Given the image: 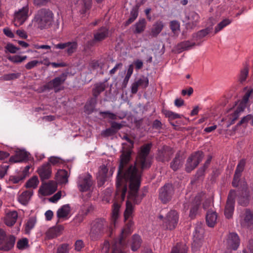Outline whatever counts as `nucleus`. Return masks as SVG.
Returning a JSON list of instances; mask_svg holds the SVG:
<instances>
[{
    "label": "nucleus",
    "instance_id": "nucleus-1",
    "mask_svg": "<svg viewBox=\"0 0 253 253\" xmlns=\"http://www.w3.org/2000/svg\"><path fill=\"white\" fill-rule=\"evenodd\" d=\"M129 144L124 143L120 156V162L116 178V191L115 201L112 206V222L115 225L119 216L121 203L124 201L127 192V182H129V191L127 198L133 204H139L144 194L139 195V189L142 172L148 169L152 164V159L149 153L152 145L146 143L141 146L134 163L129 165L134 142L126 134L122 138Z\"/></svg>",
    "mask_w": 253,
    "mask_h": 253
},
{
    "label": "nucleus",
    "instance_id": "nucleus-2",
    "mask_svg": "<svg viewBox=\"0 0 253 253\" xmlns=\"http://www.w3.org/2000/svg\"><path fill=\"white\" fill-rule=\"evenodd\" d=\"M128 200L126 202V208L124 212V218L126 225L122 231L119 238L115 239L111 245L108 241H105L101 245V251L103 253H125L124 249L126 246V238L132 232L133 222L132 221L134 206Z\"/></svg>",
    "mask_w": 253,
    "mask_h": 253
},
{
    "label": "nucleus",
    "instance_id": "nucleus-3",
    "mask_svg": "<svg viewBox=\"0 0 253 253\" xmlns=\"http://www.w3.org/2000/svg\"><path fill=\"white\" fill-rule=\"evenodd\" d=\"M246 160L242 159L239 162L232 181L233 187H239L238 203L244 207L247 206L250 202V191L248 184L245 179H241L242 172L243 171L245 165Z\"/></svg>",
    "mask_w": 253,
    "mask_h": 253
},
{
    "label": "nucleus",
    "instance_id": "nucleus-4",
    "mask_svg": "<svg viewBox=\"0 0 253 253\" xmlns=\"http://www.w3.org/2000/svg\"><path fill=\"white\" fill-rule=\"evenodd\" d=\"M53 15V12L49 9L42 8L37 11L34 20L40 29L48 28L52 24Z\"/></svg>",
    "mask_w": 253,
    "mask_h": 253
},
{
    "label": "nucleus",
    "instance_id": "nucleus-5",
    "mask_svg": "<svg viewBox=\"0 0 253 253\" xmlns=\"http://www.w3.org/2000/svg\"><path fill=\"white\" fill-rule=\"evenodd\" d=\"M108 230V223L103 218H97L91 223L89 236L92 240H96Z\"/></svg>",
    "mask_w": 253,
    "mask_h": 253
},
{
    "label": "nucleus",
    "instance_id": "nucleus-6",
    "mask_svg": "<svg viewBox=\"0 0 253 253\" xmlns=\"http://www.w3.org/2000/svg\"><path fill=\"white\" fill-rule=\"evenodd\" d=\"M253 94V89H249L246 92L236 110L232 114L230 115L229 117V120L230 122L228 126H229L230 125L233 124L235 121L240 116L241 113L244 111V110L247 107V105L249 101V98Z\"/></svg>",
    "mask_w": 253,
    "mask_h": 253
},
{
    "label": "nucleus",
    "instance_id": "nucleus-7",
    "mask_svg": "<svg viewBox=\"0 0 253 253\" xmlns=\"http://www.w3.org/2000/svg\"><path fill=\"white\" fill-rule=\"evenodd\" d=\"M16 238L13 235L6 237L5 232L0 229V249L4 251H8L12 249L14 246Z\"/></svg>",
    "mask_w": 253,
    "mask_h": 253
},
{
    "label": "nucleus",
    "instance_id": "nucleus-8",
    "mask_svg": "<svg viewBox=\"0 0 253 253\" xmlns=\"http://www.w3.org/2000/svg\"><path fill=\"white\" fill-rule=\"evenodd\" d=\"M204 154L201 151H197L192 154L187 159L185 165V170L190 172L194 169L202 161Z\"/></svg>",
    "mask_w": 253,
    "mask_h": 253
},
{
    "label": "nucleus",
    "instance_id": "nucleus-9",
    "mask_svg": "<svg viewBox=\"0 0 253 253\" xmlns=\"http://www.w3.org/2000/svg\"><path fill=\"white\" fill-rule=\"evenodd\" d=\"M236 196L237 193L236 190L234 189L230 190L228 195L224 209V215L227 218H231L233 216Z\"/></svg>",
    "mask_w": 253,
    "mask_h": 253
},
{
    "label": "nucleus",
    "instance_id": "nucleus-10",
    "mask_svg": "<svg viewBox=\"0 0 253 253\" xmlns=\"http://www.w3.org/2000/svg\"><path fill=\"white\" fill-rule=\"evenodd\" d=\"M204 230L202 223L196 225L193 232V243L192 245V250L196 251L201 247L204 238Z\"/></svg>",
    "mask_w": 253,
    "mask_h": 253
},
{
    "label": "nucleus",
    "instance_id": "nucleus-11",
    "mask_svg": "<svg viewBox=\"0 0 253 253\" xmlns=\"http://www.w3.org/2000/svg\"><path fill=\"white\" fill-rule=\"evenodd\" d=\"M29 7L26 5L14 13L13 23L16 27H19L23 25L29 17Z\"/></svg>",
    "mask_w": 253,
    "mask_h": 253
},
{
    "label": "nucleus",
    "instance_id": "nucleus-12",
    "mask_svg": "<svg viewBox=\"0 0 253 253\" xmlns=\"http://www.w3.org/2000/svg\"><path fill=\"white\" fill-rule=\"evenodd\" d=\"M179 215L175 210L170 211L164 218L163 225L167 229H174L178 223Z\"/></svg>",
    "mask_w": 253,
    "mask_h": 253
},
{
    "label": "nucleus",
    "instance_id": "nucleus-13",
    "mask_svg": "<svg viewBox=\"0 0 253 253\" xmlns=\"http://www.w3.org/2000/svg\"><path fill=\"white\" fill-rule=\"evenodd\" d=\"M93 184L91 175L89 173L80 175L78 177V186L81 192H86L90 190Z\"/></svg>",
    "mask_w": 253,
    "mask_h": 253
},
{
    "label": "nucleus",
    "instance_id": "nucleus-14",
    "mask_svg": "<svg viewBox=\"0 0 253 253\" xmlns=\"http://www.w3.org/2000/svg\"><path fill=\"white\" fill-rule=\"evenodd\" d=\"M174 187L171 184H166L159 190V198L164 204L171 200L174 194Z\"/></svg>",
    "mask_w": 253,
    "mask_h": 253
},
{
    "label": "nucleus",
    "instance_id": "nucleus-15",
    "mask_svg": "<svg viewBox=\"0 0 253 253\" xmlns=\"http://www.w3.org/2000/svg\"><path fill=\"white\" fill-rule=\"evenodd\" d=\"M67 75L65 73L62 74L60 76L55 78L54 79L46 83L43 88L45 90H51L54 89L55 92L61 90L60 86L66 80Z\"/></svg>",
    "mask_w": 253,
    "mask_h": 253
},
{
    "label": "nucleus",
    "instance_id": "nucleus-16",
    "mask_svg": "<svg viewBox=\"0 0 253 253\" xmlns=\"http://www.w3.org/2000/svg\"><path fill=\"white\" fill-rule=\"evenodd\" d=\"M173 154V149L169 146L165 145L158 150L156 160L163 163L168 162Z\"/></svg>",
    "mask_w": 253,
    "mask_h": 253
},
{
    "label": "nucleus",
    "instance_id": "nucleus-17",
    "mask_svg": "<svg viewBox=\"0 0 253 253\" xmlns=\"http://www.w3.org/2000/svg\"><path fill=\"white\" fill-rule=\"evenodd\" d=\"M240 243L238 235L235 232L229 233L227 236L226 245L228 249L236 250Z\"/></svg>",
    "mask_w": 253,
    "mask_h": 253
},
{
    "label": "nucleus",
    "instance_id": "nucleus-18",
    "mask_svg": "<svg viewBox=\"0 0 253 253\" xmlns=\"http://www.w3.org/2000/svg\"><path fill=\"white\" fill-rule=\"evenodd\" d=\"M37 172L42 181L50 178L51 175V165L48 163L43 164L38 169Z\"/></svg>",
    "mask_w": 253,
    "mask_h": 253
},
{
    "label": "nucleus",
    "instance_id": "nucleus-19",
    "mask_svg": "<svg viewBox=\"0 0 253 253\" xmlns=\"http://www.w3.org/2000/svg\"><path fill=\"white\" fill-rule=\"evenodd\" d=\"M56 49H66L68 55H71L77 49L78 44L76 42L59 43L54 45Z\"/></svg>",
    "mask_w": 253,
    "mask_h": 253
},
{
    "label": "nucleus",
    "instance_id": "nucleus-20",
    "mask_svg": "<svg viewBox=\"0 0 253 253\" xmlns=\"http://www.w3.org/2000/svg\"><path fill=\"white\" fill-rule=\"evenodd\" d=\"M109 35V29L106 27H101L93 33L94 41L98 42H101L106 39Z\"/></svg>",
    "mask_w": 253,
    "mask_h": 253
},
{
    "label": "nucleus",
    "instance_id": "nucleus-21",
    "mask_svg": "<svg viewBox=\"0 0 253 253\" xmlns=\"http://www.w3.org/2000/svg\"><path fill=\"white\" fill-rule=\"evenodd\" d=\"M241 224L242 226L247 228H250L253 225V213L249 209L245 210Z\"/></svg>",
    "mask_w": 253,
    "mask_h": 253
},
{
    "label": "nucleus",
    "instance_id": "nucleus-22",
    "mask_svg": "<svg viewBox=\"0 0 253 253\" xmlns=\"http://www.w3.org/2000/svg\"><path fill=\"white\" fill-rule=\"evenodd\" d=\"M183 163L182 155L180 151H178L175 155V157L170 163V168L174 171L179 169Z\"/></svg>",
    "mask_w": 253,
    "mask_h": 253
},
{
    "label": "nucleus",
    "instance_id": "nucleus-23",
    "mask_svg": "<svg viewBox=\"0 0 253 253\" xmlns=\"http://www.w3.org/2000/svg\"><path fill=\"white\" fill-rule=\"evenodd\" d=\"M186 18L188 20L187 26L191 28L196 26L199 22L200 16L199 14L195 11H190L186 16Z\"/></svg>",
    "mask_w": 253,
    "mask_h": 253
},
{
    "label": "nucleus",
    "instance_id": "nucleus-24",
    "mask_svg": "<svg viewBox=\"0 0 253 253\" xmlns=\"http://www.w3.org/2000/svg\"><path fill=\"white\" fill-rule=\"evenodd\" d=\"M29 153L24 151H19L10 158L9 161L12 163H19L28 160Z\"/></svg>",
    "mask_w": 253,
    "mask_h": 253
},
{
    "label": "nucleus",
    "instance_id": "nucleus-25",
    "mask_svg": "<svg viewBox=\"0 0 253 253\" xmlns=\"http://www.w3.org/2000/svg\"><path fill=\"white\" fill-rule=\"evenodd\" d=\"M212 28L208 27L201 30L193 35V39L197 42V44L200 45L202 42L201 40L211 31Z\"/></svg>",
    "mask_w": 253,
    "mask_h": 253
},
{
    "label": "nucleus",
    "instance_id": "nucleus-26",
    "mask_svg": "<svg viewBox=\"0 0 253 253\" xmlns=\"http://www.w3.org/2000/svg\"><path fill=\"white\" fill-rule=\"evenodd\" d=\"M217 213L212 211H208L206 217V222L208 226L213 227L216 223Z\"/></svg>",
    "mask_w": 253,
    "mask_h": 253
},
{
    "label": "nucleus",
    "instance_id": "nucleus-27",
    "mask_svg": "<svg viewBox=\"0 0 253 253\" xmlns=\"http://www.w3.org/2000/svg\"><path fill=\"white\" fill-rule=\"evenodd\" d=\"M201 199L199 196H196L190 208L189 216L191 218H194L197 214L198 210L201 205Z\"/></svg>",
    "mask_w": 253,
    "mask_h": 253
},
{
    "label": "nucleus",
    "instance_id": "nucleus-28",
    "mask_svg": "<svg viewBox=\"0 0 253 253\" xmlns=\"http://www.w3.org/2000/svg\"><path fill=\"white\" fill-rule=\"evenodd\" d=\"M18 217V213L16 211L8 212L5 218L4 222L8 226H13L16 222Z\"/></svg>",
    "mask_w": 253,
    "mask_h": 253
},
{
    "label": "nucleus",
    "instance_id": "nucleus-29",
    "mask_svg": "<svg viewBox=\"0 0 253 253\" xmlns=\"http://www.w3.org/2000/svg\"><path fill=\"white\" fill-rule=\"evenodd\" d=\"M196 45H197L196 42L186 41L178 43L176 48L178 52H181L184 50H189Z\"/></svg>",
    "mask_w": 253,
    "mask_h": 253
},
{
    "label": "nucleus",
    "instance_id": "nucleus-30",
    "mask_svg": "<svg viewBox=\"0 0 253 253\" xmlns=\"http://www.w3.org/2000/svg\"><path fill=\"white\" fill-rule=\"evenodd\" d=\"M142 240L140 236L137 234L132 236L130 241L131 249L133 251H137L141 246Z\"/></svg>",
    "mask_w": 253,
    "mask_h": 253
},
{
    "label": "nucleus",
    "instance_id": "nucleus-31",
    "mask_svg": "<svg viewBox=\"0 0 253 253\" xmlns=\"http://www.w3.org/2000/svg\"><path fill=\"white\" fill-rule=\"evenodd\" d=\"M33 194L32 190L24 191L18 197L19 202L24 205H26L29 202L31 197Z\"/></svg>",
    "mask_w": 253,
    "mask_h": 253
},
{
    "label": "nucleus",
    "instance_id": "nucleus-32",
    "mask_svg": "<svg viewBox=\"0 0 253 253\" xmlns=\"http://www.w3.org/2000/svg\"><path fill=\"white\" fill-rule=\"evenodd\" d=\"M146 21L145 19H139V21L134 25L133 33L134 34H140L143 32L146 27Z\"/></svg>",
    "mask_w": 253,
    "mask_h": 253
},
{
    "label": "nucleus",
    "instance_id": "nucleus-33",
    "mask_svg": "<svg viewBox=\"0 0 253 253\" xmlns=\"http://www.w3.org/2000/svg\"><path fill=\"white\" fill-rule=\"evenodd\" d=\"M70 212V207L69 205H64L59 208L57 211V216L58 218H64L68 216Z\"/></svg>",
    "mask_w": 253,
    "mask_h": 253
},
{
    "label": "nucleus",
    "instance_id": "nucleus-34",
    "mask_svg": "<svg viewBox=\"0 0 253 253\" xmlns=\"http://www.w3.org/2000/svg\"><path fill=\"white\" fill-rule=\"evenodd\" d=\"M139 6L137 4L134 6L130 13L129 18L126 21L125 26H127L132 23L138 17Z\"/></svg>",
    "mask_w": 253,
    "mask_h": 253
},
{
    "label": "nucleus",
    "instance_id": "nucleus-35",
    "mask_svg": "<svg viewBox=\"0 0 253 253\" xmlns=\"http://www.w3.org/2000/svg\"><path fill=\"white\" fill-rule=\"evenodd\" d=\"M164 26V23L162 21H157L156 22L151 29V35L153 37H157L162 31Z\"/></svg>",
    "mask_w": 253,
    "mask_h": 253
},
{
    "label": "nucleus",
    "instance_id": "nucleus-36",
    "mask_svg": "<svg viewBox=\"0 0 253 253\" xmlns=\"http://www.w3.org/2000/svg\"><path fill=\"white\" fill-rule=\"evenodd\" d=\"M105 88L106 85L104 83H99L95 84L92 89L93 97L97 99L99 95L105 89Z\"/></svg>",
    "mask_w": 253,
    "mask_h": 253
},
{
    "label": "nucleus",
    "instance_id": "nucleus-37",
    "mask_svg": "<svg viewBox=\"0 0 253 253\" xmlns=\"http://www.w3.org/2000/svg\"><path fill=\"white\" fill-rule=\"evenodd\" d=\"M61 230V228L59 227L50 228L46 233L47 238L51 239L59 236L60 235Z\"/></svg>",
    "mask_w": 253,
    "mask_h": 253
},
{
    "label": "nucleus",
    "instance_id": "nucleus-38",
    "mask_svg": "<svg viewBox=\"0 0 253 253\" xmlns=\"http://www.w3.org/2000/svg\"><path fill=\"white\" fill-rule=\"evenodd\" d=\"M188 247L185 244L178 243L173 247L170 253H187Z\"/></svg>",
    "mask_w": 253,
    "mask_h": 253
},
{
    "label": "nucleus",
    "instance_id": "nucleus-39",
    "mask_svg": "<svg viewBox=\"0 0 253 253\" xmlns=\"http://www.w3.org/2000/svg\"><path fill=\"white\" fill-rule=\"evenodd\" d=\"M97 102V99L95 98H91L87 102L84 106L85 111L86 113L91 114L94 111Z\"/></svg>",
    "mask_w": 253,
    "mask_h": 253
},
{
    "label": "nucleus",
    "instance_id": "nucleus-40",
    "mask_svg": "<svg viewBox=\"0 0 253 253\" xmlns=\"http://www.w3.org/2000/svg\"><path fill=\"white\" fill-rule=\"evenodd\" d=\"M232 22V20L229 19H225L219 22L217 26L215 27L214 34H216L221 30H222L224 27L229 25Z\"/></svg>",
    "mask_w": 253,
    "mask_h": 253
},
{
    "label": "nucleus",
    "instance_id": "nucleus-41",
    "mask_svg": "<svg viewBox=\"0 0 253 253\" xmlns=\"http://www.w3.org/2000/svg\"><path fill=\"white\" fill-rule=\"evenodd\" d=\"M57 176L62 183H66L68 182L69 174L68 171L65 169L58 170L57 172Z\"/></svg>",
    "mask_w": 253,
    "mask_h": 253
},
{
    "label": "nucleus",
    "instance_id": "nucleus-42",
    "mask_svg": "<svg viewBox=\"0 0 253 253\" xmlns=\"http://www.w3.org/2000/svg\"><path fill=\"white\" fill-rule=\"evenodd\" d=\"M249 69L248 66H245L240 71L238 80L241 83H243L246 80L249 75Z\"/></svg>",
    "mask_w": 253,
    "mask_h": 253
},
{
    "label": "nucleus",
    "instance_id": "nucleus-43",
    "mask_svg": "<svg viewBox=\"0 0 253 253\" xmlns=\"http://www.w3.org/2000/svg\"><path fill=\"white\" fill-rule=\"evenodd\" d=\"M39 183V181L37 176H34L26 182V186L27 188L35 189L37 188Z\"/></svg>",
    "mask_w": 253,
    "mask_h": 253
},
{
    "label": "nucleus",
    "instance_id": "nucleus-44",
    "mask_svg": "<svg viewBox=\"0 0 253 253\" xmlns=\"http://www.w3.org/2000/svg\"><path fill=\"white\" fill-rule=\"evenodd\" d=\"M36 222V219L35 217H31L29 218L25 224V232L29 233L31 230L34 228Z\"/></svg>",
    "mask_w": 253,
    "mask_h": 253
},
{
    "label": "nucleus",
    "instance_id": "nucleus-45",
    "mask_svg": "<svg viewBox=\"0 0 253 253\" xmlns=\"http://www.w3.org/2000/svg\"><path fill=\"white\" fill-rule=\"evenodd\" d=\"M7 58L9 61L14 63H19L26 60L27 59V56H21L20 55H16L14 56H9Z\"/></svg>",
    "mask_w": 253,
    "mask_h": 253
},
{
    "label": "nucleus",
    "instance_id": "nucleus-46",
    "mask_svg": "<svg viewBox=\"0 0 253 253\" xmlns=\"http://www.w3.org/2000/svg\"><path fill=\"white\" fill-rule=\"evenodd\" d=\"M170 28L174 35H177L180 30L179 22L176 20L171 21Z\"/></svg>",
    "mask_w": 253,
    "mask_h": 253
},
{
    "label": "nucleus",
    "instance_id": "nucleus-47",
    "mask_svg": "<svg viewBox=\"0 0 253 253\" xmlns=\"http://www.w3.org/2000/svg\"><path fill=\"white\" fill-rule=\"evenodd\" d=\"M91 6V0H84V4L81 10V13L82 14H85L89 10Z\"/></svg>",
    "mask_w": 253,
    "mask_h": 253
},
{
    "label": "nucleus",
    "instance_id": "nucleus-48",
    "mask_svg": "<svg viewBox=\"0 0 253 253\" xmlns=\"http://www.w3.org/2000/svg\"><path fill=\"white\" fill-rule=\"evenodd\" d=\"M20 76L21 73H10L4 75L3 76V79L5 81H10L18 79L20 77Z\"/></svg>",
    "mask_w": 253,
    "mask_h": 253
},
{
    "label": "nucleus",
    "instance_id": "nucleus-49",
    "mask_svg": "<svg viewBox=\"0 0 253 253\" xmlns=\"http://www.w3.org/2000/svg\"><path fill=\"white\" fill-rule=\"evenodd\" d=\"M136 82L139 86L143 88H145L148 86V79L144 76H143L142 78L139 79Z\"/></svg>",
    "mask_w": 253,
    "mask_h": 253
},
{
    "label": "nucleus",
    "instance_id": "nucleus-50",
    "mask_svg": "<svg viewBox=\"0 0 253 253\" xmlns=\"http://www.w3.org/2000/svg\"><path fill=\"white\" fill-rule=\"evenodd\" d=\"M62 163V160L59 157L51 156L48 158V163L53 166H58Z\"/></svg>",
    "mask_w": 253,
    "mask_h": 253
},
{
    "label": "nucleus",
    "instance_id": "nucleus-51",
    "mask_svg": "<svg viewBox=\"0 0 253 253\" xmlns=\"http://www.w3.org/2000/svg\"><path fill=\"white\" fill-rule=\"evenodd\" d=\"M5 49L6 50L5 52H9L11 53H15L19 49V48L17 47L11 43H8L5 46Z\"/></svg>",
    "mask_w": 253,
    "mask_h": 253
},
{
    "label": "nucleus",
    "instance_id": "nucleus-52",
    "mask_svg": "<svg viewBox=\"0 0 253 253\" xmlns=\"http://www.w3.org/2000/svg\"><path fill=\"white\" fill-rule=\"evenodd\" d=\"M249 121H251V124L253 126V116L251 114L248 115L246 116L243 117L238 123L237 126H240L242 124L247 123Z\"/></svg>",
    "mask_w": 253,
    "mask_h": 253
},
{
    "label": "nucleus",
    "instance_id": "nucleus-53",
    "mask_svg": "<svg viewBox=\"0 0 253 253\" xmlns=\"http://www.w3.org/2000/svg\"><path fill=\"white\" fill-rule=\"evenodd\" d=\"M28 245V240L27 238L19 240L17 243V247L20 250L25 249Z\"/></svg>",
    "mask_w": 253,
    "mask_h": 253
},
{
    "label": "nucleus",
    "instance_id": "nucleus-54",
    "mask_svg": "<svg viewBox=\"0 0 253 253\" xmlns=\"http://www.w3.org/2000/svg\"><path fill=\"white\" fill-rule=\"evenodd\" d=\"M69 248L67 244H62L60 245L57 249L56 253H69Z\"/></svg>",
    "mask_w": 253,
    "mask_h": 253
},
{
    "label": "nucleus",
    "instance_id": "nucleus-55",
    "mask_svg": "<svg viewBox=\"0 0 253 253\" xmlns=\"http://www.w3.org/2000/svg\"><path fill=\"white\" fill-rule=\"evenodd\" d=\"M211 160H212V156L211 155L208 156V157L206 161L205 162L203 167L201 169H200L198 171V172L201 173L200 175H202L203 174V173L204 172V171H205V170L208 168L210 164L211 163Z\"/></svg>",
    "mask_w": 253,
    "mask_h": 253
},
{
    "label": "nucleus",
    "instance_id": "nucleus-56",
    "mask_svg": "<svg viewBox=\"0 0 253 253\" xmlns=\"http://www.w3.org/2000/svg\"><path fill=\"white\" fill-rule=\"evenodd\" d=\"M133 66L132 64H131L129 66L126 75L124 80V84H127L128 82L131 75L133 73Z\"/></svg>",
    "mask_w": 253,
    "mask_h": 253
},
{
    "label": "nucleus",
    "instance_id": "nucleus-57",
    "mask_svg": "<svg viewBox=\"0 0 253 253\" xmlns=\"http://www.w3.org/2000/svg\"><path fill=\"white\" fill-rule=\"evenodd\" d=\"M75 250L77 252H80L84 247V244L83 240H78L75 243Z\"/></svg>",
    "mask_w": 253,
    "mask_h": 253
},
{
    "label": "nucleus",
    "instance_id": "nucleus-58",
    "mask_svg": "<svg viewBox=\"0 0 253 253\" xmlns=\"http://www.w3.org/2000/svg\"><path fill=\"white\" fill-rule=\"evenodd\" d=\"M40 64V62L37 60H32L29 62L25 65V68L27 70H31Z\"/></svg>",
    "mask_w": 253,
    "mask_h": 253
},
{
    "label": "nucleus",
    "instance_id": "nucleus-59",
    "mask_svg": "<svg viewBox=\"0 0 253 253\" xmlns=\"http://www.w3.org/2000/svg\"><path fill=\"white\" fill-rule=\"evenodd\" d=\"M110 124L111 125V127L113 128V130L115 131L116 133L123 126L122 124L114 121H110Z\"/></svg>",
    "mask_w": 253,
    "mask_h": 253
},
{
    "label": "nucleus",
    "instance_id": "nucleus-60",
    "mask_svg": "<svg viewBox=\"0 0 253 253\" xmlns=\"http://www.w3.org/2000/svg\"><path fill=\"white\" fill-rule=\"evenodd\" d=\"M115 133H116L115 131L113 130V128L110 127L102 131L101 132V135L104 137H108L113 135Z\"/></svg>",
    "mask_w": 253,
    "mask_h": 253
},
{
    "label": "nucleus",
    "instance_id": "nucleus-61",
    "mask_svg": "<svg viewBox=\"0 0 253 253\" xmlns=\"http://www.w3.org/2000/svg\"><path fill=\"white\" fill-rule=\"evenodd\" d=\"M100 114L104 117H106V115H107L108 117L111 120H116L117 119V116L109 111L101 112Z\"/></svg>",
    "mask_w": 253,
    "mask_h": 253
},
{
    "label": "nucleus",
    "instance_id": "nucleus-62",
    "mask_svg": "<svg viewBox=\"0 0 253 253\" xmlns=\"http://www.w3.org/2000/svg\"><path fill=\"white\" fill-rule=\"evenodd\" d=\"M24 179L25 178H23V176L20 173H19L18 175L11 176L10 177V181L15 184L19 183Z\"/></svg>",
    "mask_w": 253,
    "mask_h": 253
},
{
    "label": "nucleus",
    "instance_id": "nucleus-63",
    "mask_svg": "<svg viewBox=\"0 0 253 253\" xmlns=\"http://www.w3.org/2000/svg\"><path fill=\"white\" fill-rule=\"evenodd\" d=\"M9 166L5 164L2 165L0 167V177L1 178H3L7 172Z\"/></svg>",
    "mask_w": 253,
    "mask_h": 253
},
{
    "label": "nucleus",
    "instance_id": "nucleus-64",
    "mask_svg": "<svg viewBox=\"0 0 253 253\" xmlns=\"http://www.w3.org/2000/svg\"><path fill=\"white\" fill-rule=\"evenodd\" d=\"M106 180H107V176L101 175H99V174L98 175L97 182H98V184L99 186H102L104 184V183L106 181Z\"/></svg>",
    "mask_w": 253,
    "mask_h": 253
}]
</instances>
